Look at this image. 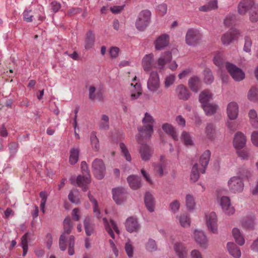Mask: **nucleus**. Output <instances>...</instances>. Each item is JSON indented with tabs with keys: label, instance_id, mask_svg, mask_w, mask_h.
<instances>
[{
	"label": "nucleus",
	"instance_id": "nucleus-57",
	"mask_svg": "<svg viewBox=\"0 0 258 258\" xmlns=\"http://www.w3.org/2000/svg\"><path fill=\"white\" fill-rule=\"evenodd\" d=\"M109 127V118L106 115H102L100 122V127L103 130H106Z\"/></svg>",
	"mask_w": 258,
	"mask_h": 258
},
{
	"label": "nucleus",
	"instance_id": "nucleus-40",
	"mask_svg": "<svg viewBox=\"0 0 258 258\" xmlns=\"http://www.w3.org/2000/svg\"><path fill=\"white\" fill-rule=\"evenodd\" d=\"M95 42V36L92 32H88L86 35L85 40V48L89 50L92 48Z\"/></svg>",
	"mask_w": 258,
	"mask_h": 258
},
{
	"label": "nucleus",
	"instance_id": "nucleus-43",
	"mask_svg": "<svg viewBox=\"0 0 258 258\" xmlns=\"http://www.w3.org/2000/svg\"><path fill=\"white\" fill-rule=\"evenodd\" d=\"M80 150L78 148H72L70 152L69 162L72 165L75 164L78 161Z\"/></svg>",
	"mask_w": 258,
	"mask_h": 258
},
{
	"label": "nucleus",
	"instance_id": "nucleus-1",
	"mask_svg": "<svg viewBox=\"0 0 258 258\" xmlns=\"http://www.w3.org/2000/svg\"><path fill=\"white\" fill-rule=\"evenodd\" d=\"M73 228V225L71 219L66 218L63 221V233H62L59 239V247L62 251H64L68 244V253L72 255L74 254L75 237L74 236L68 235L70 234Z\"/></svg>",
	"mask_w": 258,
	"mask_h": 258
},
{
	"label": "nucleus",
	"instance_id": "nucleus-49",
	"mask_svg": "<svg viewBox=\"0 0 258 258\" xmlns=\"http://www.w3.org/2000/svg\"><path fill=\"white\" fill-rule=\"evenodd\" d=\"M224 60V54L221 52H216L214 56V63L215 65L221 68Z\"/></svg>",
	"mask_w": 258,
	"mask_h": 258
},
{
	"label": "nucleus",
	"instance_id": "nucleus-16",
	"mask_svg": "<svg viewBox=\"0 0 258 258\" xmlns=\"http://www.w3.org/2000/svg\"><path fill=\"white\" fill-rule=\"evenodd\" d=\"M240 34V31L237 29H230L222 36L221 41L224 44L228 45L232 41L238 39Z\"/></svg>",
	"mask_w": 258,
	"mask_h": 258
},
{
	"label": "nucleus",
	"instance_id": "nucleus-32",
	"mask_svg": "<svg viewBox=\"0 0 258 258\" xmlns=\"http://www.w3.org/2000/svg\"><path fill=\"white\" fill-rule=\"evenodd\" d=\"M248 117L250 125L254 128H258V114L254 109H250L248 112Z\"/></svg>",
	"mask_w": 258,
	"mask_h": 258
},
{
	"label": "nucleus",
	"instance_id": "nucleus-4",
	"mask_svg": "<svg viewBox=\"0 0 258 258\" xmlns=\"http://www.w3.org/2000/svg\"><path fill=\"white\" fill-rule=\"evenodd\" d=\"M81 168L83 176L79 175L77 178V184L81 187L84 191L87 189V185L91 182V177L89 173L88 167L86 162L81 163Z\"/></svg>",
	"mask_w": 258,
	"mask_h": 258
},
{
	"label": "nucleus",
	"instance_id": "nucleus-58",
	"mask_svg": "<svg viewBox=\"0 0 258 258\" xmlns=\"http://www.w3.org/2000/svg\"><path fill=\"white\" fill-rule=\"evenodd\" d=\"M40 197L41 199L40 203V208L42 212L44 213L45 212L44 208L46 202L47 198V194L45 191H41L40 193Z\"/></svg>",
	"mask_w": 258,
	"mask_h": 258
},
{
	"label": "nucleus",
	"instance_id": "nucleus-25",
	"mask_svg": "<svg viewBox=\"0 0 258 258\" xmlns=\"http://www.w3.org/2000/svg\"><path fill=\"white\" fill-rule=\"evenodd\" d=\"M175 91L178 98L180 99L186 100L189 97L190 93L188 90L183 85L177 86Z\"/></svg>",
	"mask_w": 258,
	"mask_h": 258
},
{
	"label": "nucleus",
	"instance_id": "nucleus-6",
	"mask_svg": "<svg viewBox=\"0 0 258 258\" xmlns=\"http://www.w3.org/2000/svg\"><path fill=\"white\" fill-rule=\"evenodd\" d=\"M202 35L199 31L194 29H188L185 35L186 43L195 46L200 43Z\"/></svg>",
	"mask_w": 258,
	"mask_h": 258
},
{
	"label": "nucleus",
	"instance_id": "nucleus-20",
	"mask_svg": "<svg viewBox=\"0 0 258 258\" xmlns=\"http://www.w3.org/2000/svg\"><path fill=\"white\" fill-rule=\"evenodd\" d=\"M172 59V55L170 52H166L157 60V63L155 64V69L159 70L163 69L165 65L168 62L170 61Z\"/></svg>",
	"mask_w": 258,
	"mask_h": 258
},
{
	"label": "nucleus",
	"instance_id": "nucleus-14",
	"mask_svg": "<svg viewBox=\"0 0 258 258\" xmlns=\"http://www.w3.org/2000/svg\"><path fill=\"white\" fill-rule=\"evenodd\" d=\"M192 237L200 247L204 248L208 247V240L203 231L195 230L193 232Z\"/></svg>",
	"mask_w": 258,
	"mask_h": 258
},
{
	"label": "nucleus",
	"instance_id": "nucleus-19",
	"mask_svg": "<svg viewBox=\"0 0 258 258\" xmlns=\"http://www.w3.org/2000/svg\"><path fill=\"white\" fill-rule=\"evenodd\" d=\"M227 114L230 120L236 119L239 114V106L236 102H231L227 106Z\"/></svg>",
	"mask_w": 258,
	"mask_h": 258
},
{
	"label": "nucleus",
	"instance_id": "nucleus-31",
	"mask_svg": "<svg viewBox=\"0 0 258 258\" xmlns=\"http://www.w3.org/2000/svg\"><path fill=\"white\" fill-rule=\"evenodd\" d=\"M218 8V4L217 0H212L209 1L206 5L199 7V10L201 12H209L213 10H216Z\"/></svg>",
	"mask_w": 258,
	"mask_h": 258
},
{
	"label": "nucleus",
	"instance_id": "nucleus-50",
	"mask_svg": "<svg viewBox=\"0 0 258 258\" xmlns=\"http://www.w3.org/2000/svg\"><path fill=\"white\" fill-rule=\"evenodd\" d=\"M241 224L244 228L247 229H252L254 226V219L252 218H245L241 221Z\"/></svg>",
	"mask_w": 258,
	"mask_h": 258
},
{
	"label": "nucleus",
	"instance_id": "nucleus-35",
	"mask_svg": "<svg viewBox=\"0 0 258 258\" xmlns=\"http://www.w3.org/2000/svg\"><path fill=\"white\" fill-rule=\"evenodd\" d=\"M127 180L130 186L133 189H137L141 187V180L136 176L131 175L127 177Z\"/></svg>",
	"mask_w": 258,
	"mask_h": 258
},
{
	"label": "nucleus",
	"instance_id": "nucleus-8",
	"mask_svg": "<svg viewBox=\"0 0 258 258\" xmlns=\"http://www.w3.org/2000/svg\"><path fill=\"white\" fill-rule=\"evenodd\" d=\"M160 87L159 74L157 72H151L147 81V88L152 93H156Z\"/></svg>",
	"mask_w": 258,
	"mask_h": 258
},
{
	"label": "nucleus",
	"instance_id": "nucleus-39",
	"mask_svg": "<svg viewBox=\"0 0 258 258\" xmlns=\"http://www.w3.org/2000/svg\"><path fill=\"white\" fill-rule=\"evenodd\" d=\"M30 234L26 233L21 238V246L23 248V256H25L28 249V240L30 239Z\"/></svg>",
	"mask_w": 258,
	"mask_h": 258
},
{
	"label": "nucleus",
	"instance_id": "nucleus-17",
	"mask_svg": "<svg viewBox=\"0 0 258 258\" xmlns=\"http://www.w3.org/2000/svg\"><path fill=\"white\" fill-rule=\"evenodd\" d=\"M142 66L146 72H149L152 69L155 68L154 56L153 54H146L142 60Z\"/></svg>",
	"mask_w": 258,
	"mask_h": 258
},
{
	"label": "nucleus",
	"instance_id": "nucleus-53",
	"mask_svg": "<svg viewBox=\"0 0 258 258\" xmlns=\"http://www.w3.org/2000/svg\"><path fill=\"white\" fill-rule=\"evenodd\" d=\"M204 81L207 84H211L213 80L214 77L212 75V72L209 69H206L204 71Z\"/></svg>",
	"mask_w": 258,
	"mask_h": 258
},
{
	"label": "nucleus",
	"instance_id": "nucleus-3",
	"mask_svg": "<svg viewBox=\"0 0 258 258\" xmlns=\"http://www.w3.org/2000/svg\"><path fill=\"white\" fill-rule=\"evenodd\" d=\"M211 152L209 150L205 151L200 157L199 163L194 164L190 174V179L194 182L198 180L200 173H204L208 164Z\"/></svg>",
	"mask_w": 258,
	"mask_h": 258
},
{
	"label": "nucleus",
	"instance_id": "nucleus-44",
	"mask_svg": "<svg viewBox=\"0 0 258 258\" xmlns=\"http://www.w3.org/2000/svg\"><path fill=\"white\" fill-rule=\"evenodd\" d=\"M90 144L93 150L94 151L99 150L100 148L99 140L95 132H92L90 134Z\"/></svg>",
	"mask_w": 258,
	"mask_h": 258
},
{
	"label": "nucleus",
	"instance_id": "nucleus-47",
	"mask_svg": "<svg viewBox=\"0 0 258 258\" xmlns=\"http://www.w3.org/2000/svg\"><path fill=\"white\" fill-rule=\"evenodd\" d=\"M179 222L180 225L184 228L189 227L190 225V219L187 214H182L178 217Z\"/></svg>",
	"mask_w": 258,
	"mask_h": 258
},
{
	"label": "nucleus",
	"instance_id": "nucleus-56",
	"mask_svg": "<svg viewBox=\"0 0 258 258\" xmlns=\"http://www.w3.org/2000/svg\"><path fill=\"white\" fill-rule=\"evenodd\" d=\"M120 148L121 149V152L123 153L124 157L125 158L126 160L127 161H131L132 157L131 156L126 148L125 145L123 143H120L119 144Z\"/></svg>",
	"mask_w": 258,
	"mask_h": 258
},
{
	"label": "nucleus",
	"instance_id": "nucleus-41",
	"mask_svg": "<svg viewBox=\"0 0 258 258\" xmlns=\"http://www.w3.org/2000/svg\"><path fill=\"white\" fill-rule=\"evenodd\" d=\"M202 107L207 115L214 114L218 109V106L215 104L208 103Z\"/></svg>",
	"mask_w": 258,
	"mask_h": 258
},
{
	"label": "nucleus",
	"instance_id": "nucleus-9",
	"mask_svg": "<svg viewBox=\"0 0 258 258\" xmlns=\"http://www.w3.org/2000/svg\"><path fill=\"white\" fill-rule=\"evenodd\" d=\"M205 221L209 231L214 234L218 233V218L216 213L211 212L206 213Z\"/></svg>",
	"mask_w": 258,
	"mask_h": 258
},
{
	"label": "nucleus",
	"instance_id": "nucleus-48",
	"mask_svg": "<svg viewBox=\"0 0 258 258\" xmlns=\"http://www.w3.org/2000/svg\"><path fill=\"white\" fill-rule=\"evenodd\" d=\"M249 20L252 22H256L258 21V4L254 5V7L248 12Z\"/></svg>",
	"mask_w": 258,
	"mask_h": 258
},
{
	"label": "nucleus",
	"instance_id": "nucleus-52",
	"mask_svg": "<svg viewBox=\"0 0 258 258\" xmlns=\"http://www.w3.org/2000/svg\"><path fill=\"white\" fill-rule=\"evenodd\" d=\"M181 140L186 146H191L193 145V141L189 133L184 131L182 133Z\"/></svg>",
	"mask_w": 258,
	"mask_h": 258
},
{
	"label": "nucleus",
	"instance_id": "nucleus-22",
	"mask_svg": "<svg viewBox=\"0 0 258 258\" xmlns=\"http://www.w3.org/2000/svg\"><path fill=\"white\" fill-rule=\"evenodd\" d=\"M139 153L143 161H147L151 158L153 154V151L148 145L143 144L140 148Z\"/></svg>",
	"mask_w": 258,
	"mask_h": 258
},
{
	"label": "nucleus",
	"instance_id": "nucleus-60",
	"mask_svg": "<svg viewBox=\"0 0 258 258\" xmlns=\"http://www.w3.org/2000/svg\"><path fill=\"white\" fill-rule=\"evenodd\" d=\"M237 153L238 156L242 159L246 160L248 159L249 157V151L247 150H237Z\"/></svg>",
	"mask_w": 258,
	"mask_h": 258
},
{
	"label": "nucleus",
	"instance_id": "nucleus-27",
	"mask_svg": "<svg viewBox=\"0 0 258 258\" xmlns=\"http://www.w3.org/2000/svg\"><path fill=\"white\" fill-rule=\"evenodd\" d=\"M174 249L178 258H187V249L182 243H175Z\"/></svg>",
	"mask_w": 258,
	"mask_h": 258
},
{
	"label": "nucleus",
	"instance_id": "nucleus-18",
	"mask_svg": "<svg viewBox=\"0 0 258 258\" xmlns=\"http://www.w3.org/2000/svg\"><path fill=\"white\" fill-rule=\"evenodd\" d=\"M113 199L117 204H121L126 199V194L124 189L117 187L112 190Z\"/></svg>",
	"mask_w": 258,
	"mask_h": 258
},
{
	"label": "nucleus",
	"instance_id": "nucleus-5",
	"mask_svg": "<svg viewBox=\"0 0 258 258\" xmlns=\"http://www.w3.org/2000/svg\"><path fill=\"white\" fill-rule=\"evenodd\" d=\"M151 16V13L150 11L145 10L141 11L136 22V28L140 31L144 30L150 23Z\"/></svg>",
	"mask_w": 258,
	"mask_h": 258
},
{
	"label": "nucleus",
	"instance_id": "nucleus-23",
	"mask_svg": "<svg viewBox=\"0 0 258 258\" xmlns=\"http://www.w3.org/2000/svg\"><path fill=\"white\" fill-rule=\"evenodd\" d=\"M125 227L127 231L132 233L138 231L140 225L136 218L130 217L126 221Z\"/></svg>",
	"mask_w": 258,
	"mask_h": 258
},
{
	"label": "nucleus",
	"instance_id": "nucleus-7",
	"mask_svg": "<svg viewBox=\"0 0 258 258\" xmlns=\"http://www.w3.org/2000/svg\"><path fill=\"white\" fill-rule=\"evenodd\" d=\"M227 185L229 190L234 194L241 192L244 188L242 179L237 176L231 177L228 181Z\"/></svg>",
	"mask_w": 258,
	"mask_h": 258
},
{
	"label": "nucleus",
	"instance_id": "nucleus-63",
	"mask_svg": "<svg viewBox=\"0 0 258 258\" xmlns=\"http://www.w3.org/2000/svg\"><path fill=\"white\" fill-rule=\"evenodd\" d=\"M252 45V42L251 39L248 37H245V43L243 49L245 52H249L251 50V47Z\"/></svg>",
	"mask_w": 258,
	"mask_h": 258
},
{
	"label": "nucleus",
	"instance_id": "nucleus-42",
	"mask_svg": "<svg viewBox=\"0 0 258 258\" xmlns=\"http://www.w3.org/2000/svg\"><path fill=\"white\" fill-rule=\"evenodd\" d=\"M88 198L92 204L93 212L97 218H101V216H100V211L98 207L97 201L93 197L90 192L88 194Z\"/></svg>",
	"mask_w": 258,
	"mask_h": 258
},
{
	"label": "nucleus",
	"instance_id": "nucleus-24",
	"mask_svg": "<svg viewBox=\"0 0 258 258\" xmlns=\"http://www.w3.org/2000/svg\"><path fill=\"white\" fill-rule=\"evenodd\" d=\"M227 249L229 254L234 258H240L241 255L239 248L232 242L227 243Z\"/></svg>",
	"mask_w": 258,
	"mask_h": 258
},
{
	"label": "nucleus",
	"instance_id": "nucleus-13",
	"mask_svg": "<svg viewBox=\"0 0 258 258\" xmlns=\"http://www.w3.org/2000/svg\"><path fill=\"white\" fill-rule=\"evenodd\" d=\"M103 224L105 230L112 239H115L114 232L116 234L120 233L119 230L116 223L112 219L108 221L106 218L103 219Z\"/></svg>",
	"mask_w": 258,
	"mask_h": 258
},
{
	"label": "nucleus",
	"instance_id": "nucleus-2",
	"mask_svg": "<svg viewBox=\"0 0 258 258\" xmlns=\"http://www.w3.org/2000/svg\"><path fill=\"white\" fill-rule=\"evenodd\" d=\"M155 122L153 116L146 112L142 119L143 126L138 127L139 134L137 136L138 142L141 144L143 140L149 139L153 133V124Z\"/></svg>",
	"mask_w": 258,
	"mask_h": 258
},
{
	"label": "nucleus",
	"instance_id": "nucleus-29",
	"mask_svg": "<svg viewBox=\"0 0 258 258\" xmlns=\"http://www.w3.org/2000/svg\"><path fill=\"white\" fill-rule=\"evenodd\" d=\"M213 98V94L209 90H204L201 92L199 95V101L202 106L209 103Z\"/></svg>",
	"mask_w": 258,
	"mask_h": 258
},
{
	"label": "nucleus",
	"instance_id": "nucleus-34",
	"mask_svg": "<svg viewBox=\"0 0 258 258\" xmlns=\"http://www.w3.org/2000/svg\"><path fill=\"white\" fill-rule=\"evenodd\" d=\"M131 90L132 91L131 98L132 99H137L142 94V87L140 83L136 82L131 84Z\"/></svg>",
	"mask_w": 258,
	"mask_h": 258
},
{
	"label": "nucleus",
	"instance_id": "nucleus-30",
	"mask_svg": "<svg viewBox=\"0 0 258 258\" xmlns=\"http://www.w3.org/2000/svg\"><path fill=\"white\" fill-rule=\"evenodd\" d=\"M188 86L191 91L197 92L201 87V82L200 79L194 76L190 78L188 80Z\"/></svg>",
	"mask_w": 258,
	"mask_h": 258
},
{
	"label": "nucleus",
	"instance_id": "nucleus-46",
	"mask_svg": "<svg viewBox=\"0 0 258 258\" xmlns=\"http://www.w3.org/2000/svg\"><path fill=\"white\" fill-rule=\"evenodd\" d=\"M161 163L157 165H154V171L159 176H162L166 170V165L163 158H161Z\"/></svg>",
	"mask_w": 258,
	"mask_h": 258
},
{
	"label": "nucleus",
	"instance_id": "nucleus-11",
	"mask_svg": "<svg viewBox=\"0 0 258 258\" xmlns=\"http://www.w3.org/2000/svg\"><path fill=\"white\" fill-rule=\"evenodd\" d=\"M225 67L232 78L236 81H240L245 78V74L242 70L230 62L225 63Z\"/></svg>",
	"mask_w": 258,
	"mask_h": 258
},
{
	"label": "nucleus",
	"instance_id": "nucleus-38",
	"mask_svg": "<svg viewBox=\"0 0 258 258\" xmlns=\"http://www.w3.org/2000/svg\"><path fill=\"white\" fill-rule=\"evenodd\" d=\"M145 203L146 208L150 212L154 211L155 201L154 199L150 194L147 193L145 197Z\"/></svg>",
	"mask_w": 258,
	"mask_h": 258
},
{
	"label": "nucleus",
	"instance_id": "nucleus-45",
	"mask_svg": "<svg viewBox=\"0 0 258 258\" xmlns=\"http://www.w3.org/2000/svg\"><path fill=\"white\" fill-rule=\"evenodd\" d=\"M247 98L248 100L252 102L258 100V87H251L248 92Z\"/></svg>",
	"mask_w": 258,
	"mask_h": 258
},
{
	"label": "nucleus",
	"instance_id": "nucleus-12",
	"mask_svg": "<svg viewBox=\"0 0 258 258\" xmlns=\"http://www.w3.org/2000/svg\"><path fill=\"white\" fill-rule=\"evenodd\" d=\"M257 4L255 0H241L238 5V13L241 15H245Z\"/></svg>",
	"mask_w": 258,
	"mask_h": 258
},
{
	"label": "nucleus",
	"instance_id": "nucleus-62",
	"mask_svg": "<svg viewBox=\"0 0 258 258\" xmlns=\"http://www.w3.org/2000/svg\"><path fill=\"white\" fill-rule=\"evenodd\" d=\"M125 251L129 257L133 254V246L130 241H127L125 245Z\"/></svg>",
	"mask_w": 258,
	"mask_h": 258
},
{
	"label": "nucleus",
	"instance_id": "nucleus-61",
	"mask_svg": "<svg viewBox=\"0 0 258 258\" xmlns=\"http://www.w3.org/2000/svg\"><path fill=\"white\" fill-rule=\"evenodd\" d=\"M180 204L178 201L174 200L170 204V209L173 213H176L180 207Z\"/></svg>",
	"mask_w": 258,
	"mask_h": 258
},
{
	"label": "nucleus",
	"instance_id": "nucleus-36",
	"mask_svg": "<svg viewBox=\"0 0 258 258\" xmlns=\"http://www.w3.org/2000/svg\"><path fill=\"white\" fill-rule=\"evenodd\" d=\"M232 236L235 241L240 245H243L245 240L240 230L237 228H234L232 230Z\"/></svg>",
	"mask_w": 258,
	"mask_h": 258
},
{
	"label": "nucleus",
	"instance_id": "nucleus-26",
	"mask_svg": "<svg viewBox=\"0 0 258 258\" xmlns=\"http://www.w3.org/2000/svg\"><path fill=\"white\" fill-rule=\"evenodd\" d=\"M169 43V36L167 34H163L160 36L155 41V48L160 50L166 46Z\"/></svg>",
	"mask_w": 258,
	"mask_h": 258
},
{
	"label": "nucleus",
	"instance_id": "nucleus-64",
	"mask_svg": "<svg viewBox=\"0 0 258 258\" xmlns=\"http://www.w3.org/2000/svg\"><path fill=\"white\" fill-rule=\"evenodd\" d=\"M157 246L154 240L150 239L146 244V249L149 251H153L156 249Z\"/></svg>",
	"mask_w": 258,
	"mask_h": 258
},
{
	"label": "nucleus",
	"instance_id": "nucleus-15",
	"mask_svg": "<svg viewBox=\"0 0 258 258\" xmlns=\"http://www.w3.org/2000/svg\"><path fill=\"white\" fill-rule=\"evenodd\" d=\"M220 204L223 212L228 216L233 215L235 213V209L231 205L229 198L227 196H223L220 198Z\"/></svg>",
	"mask_w": 258,
	"mask_h": 258
},
{
	"label": "nucleus",
	"instance_id": "nucleus-10",
	"mask_svg": "<svg viewBox=\"0 0 258 258\" xmlns=\"http://www.w3.org/2000/svg\"><path fill=\"white\" fill-rule=\"evenodd\" d=\"M93 172L96 178L102 179L105 174V166L102 160L96 159L92 164Z\"/></svg>",
	"mask_w": 258,
	"mask_h": 258
},
{
	"label": "nucleus",
	"instance_id": "nucleus-33",
	"mask_svg": "<svg viewBox=\"0 0 258 258\" xmlns=\"http://www.w3.org/2000/svg\"><path fill=\"white\" fill-rule=\"evenodd\" d=\"M205 138L210 140H214L216 135V129L212 123L207 124L205 128Z\"/></svg>",
	"mask_w": 258,
	"mask_h": 258
},
{
	"label": "nucleus",
	"instance_id": "nucleus-59",
	"mask_svg": "<svg viewBox=\"0 0 258 258\" xmlns=\"http://www.w3.org/2000/svg\"><path fill=\"white\" fill-rule=\"evenodd\" d=\"M78 191L77 190H72L70 192L68 198L72 203L78 204L80 202L79 198L77 197Z\"/></svg>",
	"mask_w": 258,
	"mask_h": 258
},
{
	"label": "nucleus",
	"instance_id": "nucleus-28",
	"mask_svg": "<svg viewBox=\"0 0 258 258\" xmlns=\"http://www.w3.org/2000/svg\"><path fill=\"white\" fill-rule=\"evenodd\" d=\"M162 128L167 134L170 135L174 140H178V135L174 126L168 123L162 124Z\"/></svg>",
	"mask_w": 258,
	"mask_h": 258
},
{
	"label": "nucleus",
	"instance_id": "nucleus-55",
	"mask_svg": "<svg viewBox=\"0 0 258 258\" xmlns=\"http://www.w3.org/2000/svg\"><path fill=\"white\" fill-rule=\"evenodd\" d=\"M167 11V5L165 3H162L157 6L156 12L161 16L165 15Z\"/></svg>",
	"mask_w": 258,
	"mask_h": 258
},
{
	"label": "nucleus",
	"instance_id": "nucleus-37",
	"mask_svg": "<svg viewBox=\"0 0 258 258\" xmlns=\"http://www.w3.org/2000/svg\"><path fill=\"white\" fill-rule=\"evenodd\" d=\"M84 224L86 234L88 236H90L93 234L94 230V226L92 223L91 217H86L84 221Z\"/></svg>",
	"mask_w": 258,
	"mask_h": 258
},
{
	"label": "nucleus",
	"instance_id": "nucleus-51",
	"mask_svg": "<svg viewBox=\"0 0 258 258\" xmlns=\"http://www.w3.org/2000/svg\"><path fill=\"white\" fill-rule=\"evenodd\" d=\"M185 205L189 211L193 210L195 209L196 203L192 196L190 195H186L185 197Z\"/></svg>",
	"mask_w": 258,
	"mask_h": 258
},
{
	"label": "nucleus",
	"instance_id": "nucleus-54",
	"mask_svg": "<svg viewBox=\"0 0 258 258\" xmlns=\"http://www.w3.org/2000/svg\"><path fill=\"white\" fill-rule=\"evenodd\" d=\"M175 81V76L171 74L166 76L164 79V87L166 88H169L172 85Z\"/></svg>",
	"mask_w": 258,
	"mask_h": 258
},
{
	"label": "nucleus",
	"instance_id": "nucleus-21",
	"mask_svg": "<svg viewBox=\"0 0 258 258\" xmlns=\"http://www.w3.org/2000/svg\"><path fill=\"white\" fill-rule=\"evenodd\" d=\"M233 146L237 150L241 149L246 144V138L241 132L236 133L233 140Z\"/></svg>",
	"mask_w": 258,
	"mask_h": 258
}]
</instances>
